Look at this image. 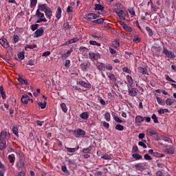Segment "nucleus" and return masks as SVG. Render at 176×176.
<instances>
[{
	"instance_id": "obj_20",
	"label": "nucleus",
	"mask_w": 176,
	"mask_h": 176,
	"mask_svg": "<svg viewBox=\"0 0 176 176\" xmlns=\"http://www.w3.org/2000/svg\"><path fill=\"white\" fill-rule=\"evenodd\" d=\"M174 102H175V100L171 98H167L165 100V104H166V105H168L169 107H171V105H173Z\"/></svg>"
},
{
	"instance_id": "obj_42",
	"label": "nucleus",
	"mask_w": 176,
	"mask_h": 176,
	"mask_svg": "<svg viewBox=\"0 0 176 176\" xmlns=\"http://www.w3.org/2000/svg\"><path fill=\"white\" fill-rule=\"evenodd\" d=\"M161 139L163 141H165V142H170V141H171V139H170L166 135H161Z\"/></svg>"
},
{
	"instance_id": "obj_7",
	"label": "nucleus",
	"mask_w": 176,
	"mask_h": 176,
	"mask_svg": "<svg viewBox=\"0 0 176 176\" xmlns=\"http://www.w3.org/2000/svg\"><path fill=\"white\" fill-rule=\"evenodd\" d=\"M145 120V118L141 116H137L135 118V123L136 126H141V123Z\"/></svg>"
},
{
	"instance_id": "obj_58",
	"label": "nucleus",
	"mask_w": 176,
	"mask_h": 176,
	"mask_svg": "<svg viewBox=\"0 0 176 176\" xmlns=\"http://www.w3.org/2000/svg\"><path fill=\"white\" fill-rule=\"evenodd\" d=\"M166 152H168L170 155H173L174 154V148H166Z\"/></svg>"
},
{
	"instance_id": "obj_64",
	"label": "nucleus",
	"mask_w": 176,
	"mask_h": 176,
	"mask_svg": "<svg viewBox=\"0 0 176 176\" xmlns=\"http://www.w3.org/2000/svg\"><path fill=\"white\" fill-rule=\"evenodd\" d=\"M94 175L96 176H101L102 175V172L98 170L94 173Z\"/></svg>"
},
{
	"instance_id": "obj_5",
	"label": "nucleus",
	"mask_w": 176,
	"mask_h": 176,
	"mask_svg": "<svg viewBox=\"0 0 176 176\" xmlns=\"http://www.w3.org/2000/svg\"><path fill=\"white\" fill-rule=\"evenodd\" d=\"M162 53L165 54V56H166L168 58H172L173 60L175 58V54H174V52L168 51V50H167V48L164 47H163Z\"/></svg>"
},
{
	"instance_id": "obj_31",
	"label": "nucleus",
	"mask_w": 176,
	"mask_h": 176,
	"mask_svg": "<svg viewBox=\"0 0 176 176\" xmlns=\"http://www.w3.org/2000/svg\"><path fill=\"white\" fill-rule=\"evenodd\" d=\"M146 31H147V32L148 34V36H153V31L152 30V29L150 27L146 26Z\"/></svg>"
},
{
	"instance_id": "obj_21",
	"label": "nucleus",
	"mask_w": 176,
	"mask_h": 176,
	"mask_svg": "<svg viewBox=\"0 0 176 176\" xmlns=\"http://www.w3.org/2000/svg\"><path fill=\"white\" fill-rule=\"evenodd\" d=\"M104 9H105V8L102 5L95 4V10H100L101 12H104Z\"/></svg>"
},
{
	"instance_id": "obj_40",
	"label": "nucleus",
	"mask_w": 176,
	"mask_h": 176,
	"mask_svg": "<svg viewBox=\"0 0 176 176\" xmlns=\"http://www.w3.org/2000/svg\"><path fill=\"white\" fill-rule=\"evenodd\" d=\"M113 46L116 49H118V47H119V46H120V43H119V41L116 40V41H113Z\"/></svg>"
},
{
	"instance_id": "obj_35",
	"label": "nucleus",
	"mask_w": 176,
	"mask_h": 176,
	"mask_svg": "<svg viewBox=\"0 0 176 176\" xmlns=\"http://www.w3.org/2000/svg\"><path fill=\"white\" fill-rule=\"evenodd\" d=\"M46 104H47L46 101H44L43 103L42 102H38V105L41 108V109H45V108H46Z\"/></svg>"
},
{
	"instance_id": "obj_54",
	"label": "nucleus",
	"mask_w": 176,
	"mask_h": 176,
	"mask_svg": "<svg viewBox=\"0 0 176 176\" xmlns=\"http://www.w3.org/2000/svg\"><path fill=\"white\" fill-rule=\"evenodd\" d=\"M71 53H72V51H67L66 54H64L63 55H62L63 58H67V57H69Z\"/></svg>"
},
{
	"instance_id": "obj_3",
	"label": "nucleus",
	"mask_w": 176,
	"mask_h": 176,
	"mask_svg": "<svg viewBox=\"0 0 176 176\" xmlns=\"http://www.w3.org/2000/svg\"><path fill=\"white\" fill-rule=\"evenodd\" d=\"M116 13L118 14L119 19L120 20H126V17H129V12L126 10H118L116 11Z\"/></svg>"
},
{
	"instance_id": "obj_1",
	"label": "nucleus",
	"mask_w": 176,
	"mask_h": 176,
	"mask_svg": "<svg viewBox=\"0 0 176 176\" xmlns=\"http://www.w3.org/2000/svg\"><path fill=\"white\" fill-rule=\"evenodd\" d=\"M10 138V133L2 131L0 133V151L6 148V141Z\"/></svg>"
},
{
	"instance_id": "obj_9",
	"label": "nucleus",
	"mask_w": 176,
	"mask_h": 176,
	"mask_svg": "<svg viewBox=\"0 0 176 176\" xmlns=\"http://www.w3.org/2000/svg\"><path fill=\"white\" fill-rule=\"evenodd\" d=\"M43 28H40L34 32V38H39V36H42L43 35Z\"/></svg>"
},
{
	"instance_id": "obj_28",
	"label": "nucleus",
	"mask_w": 176,
	"mask_h": 176,
	"mask_svg": "<svg viewBox=\"0 0 176 176\" xmlns=\"http://www.w3.org/2000/svg\"><path fill=\"white\" fill-rule=\"evenodd\" d=\"M8 159H9L10 163H11L12 164H13V163H14V160H16V157H14V154L9 155H8Z\"/></svg>"
},
{
	"instance_id": "obj_50",
	"label": "nucleus",
	"mask_w": 176,
	"mask_h": 176,
	"mask_svg": "<svg viewBox=\"0 0 176 176\" xmlns=\"http://www.w3.org/2000/svg\"><path fill=\"white\" fill-rule=\"evenodd\" d=\"M79 85L82 86V87H89V84L85 81H80Z\"/></svg>"
},
{
	"instance_id": "obj_60",
	"label": "nucleus",
	"mask_w": 176,
	"mask_h": 176,
	"mask_svg": "<svg viewBox=\"0 0 176 176\" xmlns=\"http://www.w3.org/2000/svg\"><path fill=\"white\" fill-rule=\"evenodd\" d=\"M36 47V44L34 45H28L25 47V49H35Z\"/></svg>"
},
{
	"instance_id": "obj_62",
	"label": "nucleus",
	"mask_w": 176,
	"mask_h": 176,
	"mask_svg": "<svg viewBox=\"0 0 176 176\" xmlns=\"http://www.w3.org/2000/svg\"><path fill=\"white\" fill-rule=\"evenodd\" d=\"M132 152L135 153V152H138V146L137 145H135L132 148Z\"/></svg>"
},
{
	"instance_id": "obj_18",
	"label": "nucleus",
	"mask_w": 176,
	"mask_h": 176,
	"mask_svg": "<svg viewBox=\"0 0 176 176\" xmlns=\"http://www.w3.org/2000/svg\"><path fill=\"white\" fill-rule=\"evenodd\" d=\"M0 44L1 46H3L5 49H8V47H9V43L6 41V38L0 39Z\"/></svg>"
},
{
	"instance_id": "obj_14",
	"label": "nucleus",
	"mask_w": 176,
	"mask_h": 176,
	"mask_svg": "<svg viewBox=\"0 0 176 176\" xmlns=\"http://www.w3.org/2000/svg\"><path fill=\"white\" fill-rule=\"evenodd\" d=\"M28 101H30V96L28 95H23L21 98V102L27 105Z\"/></svg>"
},
{
	"instance_id": "obj_33",
	"label": "nucleus",
	"mask_w": 176,
	"mask_h": 176,
	"mask_svg": "<svg viewBox=\"0 0 176 176\" xmlns=\"http://www.w3.org/2000/svg\"><path fill=\"white\" fill-rule=\"evenodd\" d=\"M98 17H100V16L94 14V13H89V19L90 20L91 19H98Z\"/></svg>"
},
{
	"instance_id": "obj_36",
	"label": "nucleus",
	"mask_w": 176,
	"mask_h": 176,
	"mask_svg": "<svg viewBox=\"0 0 176 176\" xmlns=\"http://www.w3.org/2000/svg\"><path fill=\"white\" fill-rule=\"evenodd\" d=\"M89 45H91L92 46H98V47L101 46V43H98L96 41H90Z\"/></svg>"
},
{
	"instance_id": "obj_27",
	"label": "nucleus",
	"mask_w": 176,
	"mask_h": 176,
	"mask_svg": "<svg viewBox=\"0 0 176 176\" xmlns=\"http://www.w3.org/2000/svg\"><path fill=\"white\" fill-rule=\"evenodd\" d=\"M161 50L162 49L160 48V47H155L153 48V52H154L155 54H160Z\"/></svg>"
},
{
	"instance_id": "obj_26",
	"label": "nucleus",
	"mask_w": 176,
	"mask_h": 176,
	"mask_svg": "<svg viewBox=\"0 0 176 176\" xmlns=\"http://www.w3.org/2000/svg\"><path fill=\"white\" fill-rule=\"evenodd\" d=\"M80 117L81 119H84V120H87L89 118V114H87V112H83L80 115Z\"/></svg>"
},
{
	"instance_id": "obj_51",
	"label": "nucleus",
	"mask_w": 176,
	"mask_h": 176,
	"mask_svg": "<svg viewBox=\"0 0 176 176\" xmlns=\"http://www.w3.org/2000/svg\"><path fill=\"white\" fill-rule=\"evenodd\" d=\"M37 0H31L30 1V8H34V6H36Z\"/></svg>"
},
{
	"instance_id": "obj_47",
	"label": "nucleus",
	"mask_w": 176,
	"mask_h": 176,
	"mask_svg": "<svg viewBox=\"0 0 176 176\" xmlns=\"http://www.w3.org/2000/svg\"><path fill=\"white\" fill-rule=\"evenodd\" d=\"M165 78L168 82H173V83H176L175 80H173V78H171L170 76L168 74L165 75Z\"/></svg>"
},
{
	"instance_id": "obj_44",
	"label": "nucleus",
	"mask_w": 176,
	"mask_h": 176,
	"mask_svg": "<svg viewBox=\"0 0 176 176\" xmlns=\"http://www.w3.org/2000/svg\"><path fill=\"white\" fill-rule=\"evenodd\" d=\"M126 79H127V82L129 83V85H133V77H131V76L130 75H127L126 76Z\"/></svg>"
},
{
	"instance_id": "obj_30",
	"label": "nucleus",
	"mask_w": 176,
	"mask_h": 176,
	"mask_svg": "<svg viewBox=\"0 0 176 176\" xmlns=\"http://www.w3.org/2000/svg\"><path fill=\"white\" fill-rule=\"evenodd\" d=\"M157 102H158L159 105H166V102L160 97H157Z\"/></svg>"
},
{
	"instance_id": "obj_22",
	"label": "nucleus",
	"mask_w": 176,
	"mask_h": 176,
	"mask_svg": "<svg viewBox=\"0 0 176 176\" xmlns=\"http://www.w3.org/2000/svg\"><path fill=\"white\" fill-rule=\"evenodd\" d=\"M138 71H139L140 74H142V75H146V74L148 72V70H146V68L142 67H138Z\"/></svg>"
},
{
	"instance_id": "obj_4",
	"label": "nucleus",
	"mask_w": 176,
	"mask_h": 176,
	"mask_svg": "<svg viewBox=\"0 0 176 176\" xmlns=\"http://www.w3.org/2000/svg\"><path fill=\"white\" fill-rule=\"evenodd\" d=\"M147 134L150 135V137H153L155 141H159L160 138H162V135L159 134L155 130H150L147 132Z\"/></svg>"
},
{
	"instance_id": "obj_17",
	"label": "nucleus",
	"mask_w": 176,
	"mask_h": 176,
	"mask_svg": "<svg viewBox=\"0 0 176 176\" xmlns=\"http://www.w3.org/2000/svg\"><path fill=\"white\" fill-rule=\"evenodd\" d=\"M61 13H63V11L61 10V7L60 6L57 7L56 17L58 20H60V19H61Z\"/></svg>"
},
{
	"instance_id": "obj_2",
	"label": "nucleus",
	"mask_w": 176,
	"mask_h": 176,
	"mask_svg": "<svg viewBox=\"0 0 176 176\" xmlns=\"http://www.w3.org/2000/svg\"><path fill=\"white\" fill-rule=\"evenodd\" d=\"M36 16L38 17L36 23H47V19L45 18V14L42 13L41 11H39V10H36Z\"/></svg>"
},
{
	"instance_id": "obj_53",
	"label": "nucleus",
	"mask_w": 176,
	"mask_h": 176,
	"mask_svg": "<svg viewBox=\"0 0 176 176\" xmlns=\"http://www.w3.org/2000/svg\"><path fill=\"white\" fill-rule=\"evenodd\" d=\"M128 12L131 14V16H135V11H134V8H129Z\"/></svg>"
},
{
	"instance_id": "obj_10",
	"label": "nucleus",
	"mask_w": 176,
	"mask_h": 176,
	"mask_svg": "<svg viewBox=\"0 0 176 176\" xmlns=\"http://www.w3.org/2000/svg\"><path fill=\"white\" fill-rule=\"evenodd\" d=\"M44 12H45V14L47 19L50 20V19H52V16H53V11H52V8H50V7L48 8L47 9V10L45 11Z\"/></svg>"
},
{
	"instance_id": "obj_19",
	"label": "nucleus",
	"mask_w": 176,
	"mask_h": 176,
	"mask_svg": "<svg viewBox=\"0 0 176 176\" xmlns=\"http://www.w3.org/2000/svg\"><path fill=\"white\" fill-rule=\"evenodd\" d=\"M75 134H77L76 136L77 138H78L79 135H85L86 134V132L83 131L82 129H78L77 131H75Z\"/></svg>"
},
{
	"instance_id": "obj_24",
	"label": "nucleus",
	"mask_w": 176,
	"mask_h": 176,
	"mask_svg": "<svg viewBox=\"0 0 176 176\" xmlns=\"http://www.w3.org/2000/svg\"><path fill=\"white\" fill-rule=\"evenodd\" d=\"M102 159H104V160H112V155L111 154H104L101 156Z\"/></svg>"
},
{
	"instance_id": "obj_49",
	"label": "nucleus",
	"mask_w": 176,
	"mask_h": 176,
	"mask_svg": "<svg viewBox=\"0 0 176 176\" xmlns=\"http://www.w3.org/2000/svg\"><path fill=\"white\" fill-rule=\"evenodd\" d=\"M151 119H153L154 123H159V120H157L156 114H153L151 116Z\"/></svg>"
},
{
	"instance_id": "obj_34",
	"label": "nucleus",
	"mask_w": 176,
	"mask_h": 176,
	"mask_svg": "<svg viewBox=\"0 0 176 176\" xmlns=\"http://www.w3.org/2000/svg\"><path fill=\"white\" fill-rule=\"evenodd\" d=\"M66 149H67V151L69 152V153H74V152H76V151L79 149V146H78L77 148L67 147Z\"/></svg>"
},
{
	"instance_id": "obj_13",
	"label": "nucleus",
	"mask_w": 176,
	"mask_h": 176,
	"mask_svg": "<svg viewBox=\"0 0 176 176\" xmlns=\"http://www.w3.org/2000/svg\"><path fill=\"white\" fill-rule=\"evenodd\" d=\"M135 168L139 171H144V170H145V167L144 166V164H142V163L135 164Z\"/></svg>"
},
{
	"instance_id": "obj_57",
	"label": "nucleus",
	"mask_w": 176,
	"mask_h": 176,
	"mask_svg": "<svg viewBox=\"0 0 176 176\" xmlns=\"http://www.w3.org/2000/svg\"><path fill=\"white\" fill-rule=\"evenodd\" d=\"M38 27H39L38 24H34L31 25V30L33 31H35L36 30H38Z\"/></svg>"
},
{
	"instance_id": "obj_43",
	"label": "nucleus",
	"mask_w": 176,
	"mask_h": 176,
	"mask_svg": "<svg viewBox=\"0 0 176 176\" xmlns=\"http://www.w3.org/2000/svg\"><path fill=\"white\" fill-rule=\"evenodd\" d=\"M150 2L151 5V9H153L154 12H157V10H159V8H157L155 5L153 4V2L152 1V0H151Z\"/></svg>"
},
{
	"instance_id": "obj_55",
	"label": "nucleus",
	"mask_w": 176,
	"mask_h": 176,
	"mask_svg": "<svg viewBox=\"0 0 176 176\" xmlns=\"http://www.w3.org/2000/svg\"><path fill=\"white\" fill-rule=\"evenodd\" d=\"M19 39H20L19 36L14 34V36H13L14 43H17L19 42Z\"/></svg>"
},
{
	"instance_id": "obj_59",
	"label": "nucleus",
	"mask_w": 176,
	"mask_h": 176,
	"mask_svg": "<svg viewBox=\"0 0 176 176\" xmlns=\"http://www.w3.org/2000/svg\"><path fill=\"white\" fill-rule=\"evenodd\" d=\"M139 146H142L144 149H146V144L144 143V142H138Z\"/></svg>"
},
{
	"instance_id": "obj_12",
	"label": "nucleus",
	"mask_w": 176,
	"mask_h": 176,
	"mask_svg": "<svg viewBox=\"0 0 176 176\" xmlns=\"http://www.w3.org/2000/svg\"><path fill=\"white\" fill-rule=\"evenodd\" d=\"M89 58L94 61L100 58V54L98 53H94V54H89Z\"/></svg>"
},
{
	"instance_id": "obj_41",
	"label": "nucleus",
	"mask_w": 176,
	"mask_h": 176,
	"mask_svg": "<svg viewBox=\"0 0 176 176\" xmlns=\"http://www.w3.org/2000/svg\"><path fill=\"white\" fill-rule=\"evenodd\" d=\"M116 130H118V131H123V130H124V126L121 124H117L116 126Z\"/></svg>"
},
{
	"instance_id": "obj_11",
	"label": "nucleus",
	"mask_w": 176,
	"mask_h": 176,
	"mask_svg": "<svg viewBox=\"0 0 176 176\" xmlns=\"http://www.w3.org/2000/svg\"><path fill=\"white\" fill-rule=\"evenodd\" d=\"M50 8L47 6V4H39L38 5V8L37 10H39L41 12H46L47 10V8Z\"/></svg>"
},
{
	"instance_id": "obj_8",
	"label": "nucleus",
	"mask_w": 176,
	"mask_h": 176,
	"mask_svg": "<svg viewBox=\"0 0 176 176\" xmlns=\"http://www.w3.org/2000/svg\"><path fill=\"white\" fill-rule=\"evenodd\" d=\"M120 23L121 25H122L123 28L125 29L126 31H127L128 32H133V28L127 25V24H126V23L123 21H120Z\"/></svg>"
},
{
	"instance_id": "obj_56",
	"label": "nucleus",
	"mask_w": 176,
	"mask_h": 176,
	"mask_svg": "<svg viewBox=\"0 0 176 176\" xmlns=\"http://www.w3.org/2000/svg\"><path fill=\"white\" fill-rule=\"evenodd\" d=\"M18 58H19V60H24V52L19 53Z\"/></svg>"
},
{
	"instance_id": "obj_61",
	"label": "nucleus",
	"mask_w": 176,
	"mask_h": 176,
	"mask_svg": "<svg viewBox=\"0 0 176 176\" xmlns=\"http://www.w3.org/2000/svg\"><path fill=\"white\" fill-rule=\"evenodd\" d=\"M144 157L145 160H152V157H151V155H149V154H145L144 155Z\"/></svg>"
},
{
	"instance_id": "obj_6",
	"label": "nucleus",
	"mask_w": 176,
	"mask_h": 176,
	"mask_svg": "<svg viewBox=\"0 0 176 176\" xmlns=\"http://www.w3.org/2000/svg\"><path fill=\"white\" fill-rule=\"evenodd\" d=\"M128 93L131 97H135L138 94V89L131 87L128 89Z\"/></svg>"
},
{
	"instance_id": "obj_39",
	"label": "nucleus",
	"mask_w": 176,
	"mask_h": 176,
	"mask_svg": "<svg viewBox=\"0 0 176 176\" xmlns=\"http://www.w3.org/2000/svg\"><path fill=\"white\" fill-rule=\"evenodd\" d=\"M78 38H72L69 40L65 43V45H71V43H75V42H78Z\"/></svg>"
},
{
	"instance_id": "obj_63",
	"label": "nucleus",
	"mask_w": 176,
	"mask_h": 176,
	"mask_svg": "<svg viewBox=\"0 0 176 176\" xmlns=\"http://www.w3.org/2000/svg\"><path fill=\"white\" fill-rule=\"evenodd\" d=\"M50 54V51H47L45 52H44L43 54H42V56L43 57H48V56Z\"/></svg>"
},
{
	"instance_id": "obj_37",
	"label": "nucleus",
	"mask_w": 176,
	"mask_h": 176,
	"mask_svg": "<svg viewBox=\"0 0 176 176\" xmlns=\"http://www.w3.org/2000/svg\"><path fill=\"white\" fill-rule=\"evenodd\" d=\"M104 119L107 122H111V113H109V112H107L104 114Z\"/></svg>"
},
{
	"instance_id": "obj_46",
	"label": "nucleus",
	"mask_w": 176,
	"mask_h": 176,
	"mask_svg": "<svg viewBox=\"0 0 176 176\" xmlns=\"http://www.w3.org/2000/svg\"><path fill=\"white\" fill-rule=\"evenodd\" d=\"M12 132L14 133V134H15V135L19 137V129H17V127L12 126Z\"/></svg>"
},
{
	"instance_id": "obj_25",
	"label": "nucleus",
	"mask_w": 176,
	"mask_h": 176,
	"mask_svg": "<svg viewBox=\"0 0 176 176\" xmlns=\"http://www.w3.org/2000/svg\"><path fill=\"white\" fill-rule=\"evenodd\" d=\"M113 69V66L110 64H104V71H112Z\"/></svg>"
},
{
	"instance_id": "obj_15",
	"label": "nucleus",
	"mask_w": 176,
	"mask_h": 176,
	"mask_svg": "<svg viewBox=\"0 0 176 176\" xmlns=\"http://www.w3.org/2000/svg\"><path fill=\"white\" fill-rule=\"evenodd\" d=\"M96 67L99 71H105V64L102 63H97Z\"/></svg>"
},
{
	"instance_id": "obj_48",
	"label": "nucleus",
	"mask_w": 176,
	"mask_h": 176,
	"mask_svg": "<svg viewBox=\"0 0 176 176\" xmlns=\"http://www.w3.org/2000/svg\"><path fill=\"white\" fill-rule=\"evenodd\" d=\"M123 72H126V74H131V69H129L127 67H124L122 68Z\"/></svg>"
},
{
	"instance_id": "obj_29",
	"label": "nucleus",
	"mask_w": 176,
	"mask_h": 176,
	"mask_svg": "<svg viewBox=\"0 0 176 176\" xmlns=\"http://www.w3.org/2000/svg\"><path fill=\"white\" fill-rule=\"evenodd\" d=\"M132 157L136 160H141V159H142V156L138 153H133L132 155Z\"/></svg>"
},
{
	"instance_id": "obj_32",
	"label": "nucleus",
	"mask_w": 176,
	"mask_h": 176,
	"mask_svg": "<svg viewBox=\"0 0 176 176\" xmlns=\"http://www.w3.org/2000/svg\"><path fill=\"white\" fill-rule=\"evenodd\" d=\"M18 81L21 85H28V81H27V80H24L23 78L19 77L18 78Z\"/></svg>"
},
{
	"instance_id": "obj_16",
	"label": "nucleus",
	"mask_w": 176,
	"mask_h": 176,
	"mask_svg": "<svg viewBox=\"0 0 176 176\" xmlns=\"http://www.w3.org/2000/svg\"><path fill=\"white\" fill-rule=\"evenodd\" d=\"M25 164V163H24V160H23V158H20L19 162H17L16 164V167L17 168H21V167H24Z\"/></svg>"
},
{
	"instance_id": "obj_23",
	"label": "nucleus",
	"mask_w": 176,
	"mask_h": 176,
	"mask_svg": "<svg viewBox=\"0 0 176 176\" xmlns=\"http://www.w3.org/2000/svg\"><path fill=\"white\" fill-rule=\"evenodd\" d=\"M108 78L110 79V80H111V82H113L114 83L117 80L116 76L113 74L109 73L108 75Z\"/></svg>"
},
{
	"instance_id": "obj_38",
	"label": "nucleus",
	"mask_w": 176,
	"mask_h": 176,
	"mask_svg": "<svg viewBox=\"0 0 176 176\" xmlns=\"http://www.w3.org/2000/svg\"><path fill=\"white\" fill-rule=\"evenodd\" d=\"M80 67L82 71H87V68H89L87 63L81 64Z\"/></svg>"
},
{
	"instance_id": "obj_45",
	"label": "nucleus",
	"mask_w": 176,
	"mask_h": 176,
	"mask_svg": "<svg viewBox=\"0 0 176 176\" xmlns=\"http://www.w3.org/2000/svg\"><path fill=\"white\" fill-rule=\"evenodd\" d=\"M60 107L62 108V110L65 112V113H67L68 109H67V105L65 104V103H62L60 104Z\"/></svg>"
},
{
	"instance_id": "obj_52",
	"label": "nucleus",
	"mask_w": 176,
	"mask_h": 176,
	"mask_svg": "<svg viewBox=\"0 0 176 176\" xmlns=\"http://www.w3.org/2000/svg\"><path fill=\"white\" fill-rule=\"evenodd\" d=\"M114 120L117 122V123H123V120H122L118 116H114Z\"/></svg>"
}]
</instances>
